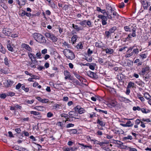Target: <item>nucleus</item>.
I'll return each mask as SVG.
<instances>
[{
	"label": "nucleus",
	"mask_w": 151,
	"mask_h": 151,
	"mask_svg": "<svg viewBox=\"0 0 151 151\" xmlns=\"http://www.w3.org/2000/svg\"><path fill=\"white\" fill-rule=\"evenodd\" d=\"M12 32V29L9 28H4L2 30V33L5 36L9 37L10 36Z\"/></svg>",
	"instance_id": "obj_6"
},
{
	"label": "nucleus",
	"mask_w": 151,
	"mask_h": 151,
	"mask_svg": "<svg viewBox=\"0 0 151 151\" xmlns=\"http://www.w3.org/2000/svg\"><path fill=\"white\" fill-rule=\"evenodd\" d=\"M124 29L126 32H131L132 29L128 26H126L124 27Z\"/></svg>",
	"instance_id": "obj_50"
},
{
	"label": "nucleus",
	"mask_w": 151,
	"mask_h": 151,
	"mask_svg": "<svg viewBox=\"0 0 151 151\" xmlns=\"http://www.w3.org/2000/svg\"><path fill=\"white\" fill-rule=\"evenodd\" d=\"M142 112L144 113L147 114L150 112V110L149 109H146L144 108L141 109V110Z\"/></svg>",
	"instance_id": "obj_43"
},
{
	"label": "nucleus",
	"mask_w": 151,
	"mask_h": 151,
	"mask_svg": "<svg viewBox=\"0 0 151 151\" xmlns=\"http://www.w3.org/2000/svg\"><path fill=\"white\" fill-rule=\"evenodd\" d=\"M116 103L114 102H112L111 103H109L107 104V106L109 107L112 108L116 106Z\"/></svg>",
	"instance_id": "obj_45"
},
{
	"label": "nucleus",
	"mask_w": 151,
	"mask_h": 151,
	"mask_svg": "<svg viewBox=\"0 0 151 151\" xmlns=\"http://www.w3.org/2000/svg\"><path fill=\"white\" fill-rule=\"evenodd\" d=\"M4 63L5 64L6 66H9V61L8 60L7 58L6 57L4 59Z\"/></svg>",
	"instance_id": "obj_41"
},
{
	"label": "nucleus",
	"mask_w": 151,
	"mask_h": 151,
	"mask_svg": "<svg viewBox=\"0 0 151 151\" xmlns=\"http://www.w3.org/2000/svg\"><path fill=\"white\" fill-rule=\"evenodd\" d=\"M119 99L121 101L124 102L126 103H128L131 101L128 99H126L125 98H124L121 96L119 97Z\"/></svg>",
	"instance_id": "obj_21"
},
{
	"label": "nucleus",
	"mask_w": 151,
	"mask_h": 151,
	"mask_svg": "<svg viewBox=\"0 0 151 151\" xmlns=\"http://www.w3.org/2000/svg\"><path fill=\"white\" fill-rule=\"evenodd\" d=\"M31 52H27L28 56L31 61H34L36 60V57L35 56L34 54L33 53H31Z\"/></svg>",
	"instance_id": "obj_16"
},
{
	"label": "nucleus",
	"mask_w": 151,
	"mask_h": 151,
	"mask_svg": "<svg viewBox=\"0 0 151 151\" xmlns=\"http://www.w3.org/2000/svg\"><path fill=\"white\" fill-rule=\"evenodd\" d=\"M117 78L119 80V81H122L123 78V75L122 74L117 75Z\"/></svg>",
	"instance_id": "obj_47"
},
{
	"label": "nucleus",
	"mask_w": 151,
	"mask_h": 151,
	"mask_svg": "<svg viewBox=\"0 0 151 151\" xmlns=\"http://www.w3.org/2000/svg\"><path fill=\"white\" fill-rule=\"evenodd\" d=\"M30 113L31 114H33L35 116H38L37 117H34L33 118L34 119H40L42 117V116L40 115V112L32 111H30Z\"/></svg>",
	"instance_id": "obj_8"
},
{
	"label": "nucleus",
	"mask_w": 151,
	"mask_h": 151,
	"mask_svg": "<svg viewBox=\"0 0 151 151\" xmlns=\"http://www.w3.org/2000/svg\"><path fill=\"white\" fill-rule=\"evenodd\" d=\"M32 37L34 40L39 43H45L46 42V40L45 37L39 33H34L32 35Z\"/></svg>",
	"instance_id": "obj_1"
},
{
	"label": "nucleus",
	"mask_w": 151,
	"mask_h": 151,
	"mask_svg": "<svg viewBox=\"0 0 151 151\" xmlns=\"http://www.w3.org/2000/svg\"><path fill=\"white\" fill-rule=\"evenodd\" d=\"M103 51H105L106 54H111L114 52V50L113 49H111V48H107L103 49Z\"/></svg>",
	"instance_id": "obj_18"
},
{
	"label": "nucleus",
	"mask_w": 151,
	"mask_h": 151,
	"mask_svg": "<svg viewBox=\"0 0 151 151\" xmlns=\"http://www.w3.org/2000/svg\"><path fill=\"white\" fill-rule=\"evenodd\" d=\"M141 2L144 9H147L148 7V2L147 0H141Z\"/></svg>",
	"instance_id": "obj_13"
},
{
	"label": "nucleus",
	"mask_w": 151,
	"mask_h": 151,
	"mask_svg": "<svg viewBox=\"0 0 151 151\" xmlns=\"http://www.w3.org/2000/svg\"><path fill=\"white\" fill-rule=\"evenodd\" d=\"M127 127H131L133 125V123H132L131 121H128L126 123Z\"/></svg>",
	"instance_id": "obj_44"
},
{
	"label": "nucleus",
	"mask_w": 151,
	"mask_h": 151,
	"mask_svg": "<svg viewBox=\"0 0 151 151\" xmlns=\"http://www.w3.org/2000/svg\"><path fill=\"white\" fill-rule=\"evenodd\" d=\"M133 51L134 53V55L137 54L139 52V49L137 48L134 49Z\"/></svg>",
	"instance_id": "obj_59"
},
{
	"label": "nucleus",
	"mask_w": 151,
	"mask_h": 151,
	"mask_svg": "<svg viewBox=\"0 0 151 151\" xmlns=\"http://www.w3.org/2000/svg\"><path fill=\"white\" fill-rule=\"evenodd\" d=\"M60 116L61 117H64L65 118V122H66L67 121H70L69 115L68 114L64 113L61 114H60Z\"/></svg>",
	"instance_id": "obj_20"
},
{
	"label": "nucleus",
	"mask_w": 151,
	"mask_h": 151,
	"mask_svg": "<svg viewBox=\"0 0 151 151\" xmlns=\"http://www.w3.org/2000/svg\"><path fill=\"white\" fill-rule=\"evenodd\" d=\"M98 17L101 19V22L103 25L106 24L107 23L106 21L108 19L111 20H113V17L111 16V14H108L106 13L105 15H99L98 16Z\"/></svg>",
	"instance_id": "obj_3"
},
{
	"label": "nucleus",
	"mask_w": 151,
	"mask_h": 151,
	"mask_svg": "<svg viewBox=\"0 0 151 151\" xmlns=\"http://www.w3.org/2000/svg\"><path fill=\"white\" fill-rule=\"evenodd\" d=\"M72 27L77 31H79L83 30V28L81 27H78L77 25H75L74 24H72Z\"/></svg>",
	"instance_id": "obj_15"
},
{
	"label": "nucleus",
	"mask_w": 151,
	"mask_h": 151,
	"mask_svg": "<svg viewBox=\"0 0 151 151\" xmlns=\"http://www.w3.org/2000/svg\"><path fill=\"white\" fill-rule=\"evenodd\" d=\"M68 132L69 133L70 135L77 134V129H69L68 130Z\"/></svg>",
	"instance_id": "obj_22"
},
{
	"label": "nucleus",
	"mask_w": 151,
	"mask_h": 151,
	"mask_svg": "<svg viewBox=\"0 0 151 151\" xmlns=\"http://www.w3.org/2000/svg\"><path fill=\"white\" fill-rule=\"evenodd\" d=\"M102 45L101 43H99L98 42H96V43L95 44V46L96 47H101L102 48V49H103V46H101V45Z\"/></svg>",
	"instance_id": "obj_60"
},
{
	"label": "nucleus",
	"mask_w": 151,
	"mask_h": 151,
	"mask_svg": "<svg viewBox=\"0 0 151 151\" xmlns=\"http://www.w3.org/2000/svg\"><path fill=\"white\" fill-rule=\"evenodd\" d=\"M123 139L125 140H126L127 139L132 140V137L131 136L128 135L127 137H124L123 138Z\"/></svg>",
	"instance_id": "obj_53"
},
{
	"label": "nucleus",
	"mask_w": 151,
	"mask_h": 151,
	"mask_svg": "<svg viewBox=\"0 0 151 151\" xmlns=\"http://www.w3.org/2000/svg\"><path fill=\"white\" fill-rule=\"evenodd\" d=\"M77 38L78 36L77 35H74L71 38V41L73 44H74L76 42Z\"/></svg>",
	"instance_id": "obj_23"
},
{
	"label": "nucleus",
	"mask_w": 151,
	"mask_h": 151,
	"mask_svg": "<svg viewBox=\"0 0 151 151\" xmlns=\"http://www.w3.org/2000/svg\"><path fill=\"white\" fill-rule=\"evenodd\" d=\"M22 84L20 83H19L16 86V89L18 90L20 89V88H21Z\"/></svg>",
	"instance_id": "obj_61"
},
{
	"label": "nucleus",
	"mask_w": 151,
	"mask_h": 151,
	"mask_svg": "<svg viewBox=\"0 0 151 151\" xmlns=\"http://www.w3.org/2000/svg\"><path fill=\"white\" fill-rule=\"evenodd\" d=\"M21 47L23 49L26 50L27 52H32V48L30 47L29 45L24 43H22L21 45Z\"/></svg>",
	"instance_id": "obj_7"
},
{
	"label": "nucleus",
	"mask_w": 151,
	"mask_h": 151,
	"mask_svg": "<svg viewBox=\"0 0 151 151\" xmlns=\"http://www.w3.org/2000/svg\"><path fill=\"white\" fill-rule=\"evenodd\" d=\"M150 68L148 66H146L145 68H142V75H144L145 73H148L149 71Z\"/></svg>",
	"instance_id": "obj_17"
},
{
	"label": "nucleus",
	"mask_w": 151,
	"mask_h": 151,
	"mask_svg": "<svg viewBox=\"0 0 151 151\" xmlns=\"http://www.w3.org/2000/svg\"><path fill=\"white\" fill-rule=\"evenodd\" d=\"M7 48L8 50L11 52H13L14 50L13 47L11 46V44L10 43H8L7 45Z\"/></svg>",
	"instance_id": "obj_31"
},
{
	"label": "nucleus",
	"mask_w": 151,
	"mask_h": 151,
	"mask_svg": "<svg viewBox=\"0 0 151 151\" xmlns=\"http://www.w3.org/2000/svg\"><path fill=\"white\" fill-rule=\"evenodd\" d=\"M64 73L65 76V79L66 80L70 78L71 75L69 72L67 70H64Z\"/></svg>",
	"instance_id": "obj_19"
},
{
	"label": "nucleus",
	"mask_w": 151,
	"mask_h": 151,
	"mask_svg": "<svg viewBox=\"0 0 151 151\" xmlns=\"http://www.w3.org/2000/svg\"><path fill=\"white\" fill-rule=\"evenodd\" d=\"M30 76L32 78H33V79H40V77L37 76L31 73Z\"/></svg>",
	"instance_id": "obj_49"
},
{
	"label": "nucleus",
	"mask_w": 151,
	"mask_h": 151,
	"mask_svg": "<svg viewBox=\"0 0 151 151\" xmlns=\"http://www.w3.org/2000/svg\"><path fill=\"white\" fill-rule=\"evenodd\" d=\"M86 140L88 141H93V144H94V139H92L89 136H87L86 137Z\"/></svg>",
	"instance_id": "obj_58"
},
{
	"label": "nucleus",
	"mask_w": 151,
	"mask_h": 151,
	"mask_svg": "<svg viewBox=\"0 0 151 151\" xmlns=\"http://www.w3.org/2000/svg\"><path fill=\"white\" fill-rule=\"evenodd\" d=\"M86 20H84L83 21H81L79 24L81 26H82L83 27H85L86 26Z\"/></svg>",
	"instance_id": "obj_46"
},
{
	"label": "nucleus",
	"mask_w": 151,
	"mask_h": 151,
	"mask_svg": "<svg viewBox=\"0 0 151 151\" xmlns=\"http://www.w3.org/2000/svg\"><path fill=\"white\" fill-rule=\"evenodd\" d=\"M126 148H127V149H129V151H137V150L136 148H131L130 147H126Z\"/></svg>",
	"instance_id": "obj_63"
},
{
	"label": "nucleus",
	"mask_w": 151,
	"mask_h": 151,
	"mask_svg": "<svg viewBox=\"0 0 151 151\" xmlns=\"http://www.w3.org/2000/svg\"><path fill=\"white\" fill-rule=\"evenodd\" d=\"M116 27H114L109 29V31L111 34L114 32L116 30Z\"/></svg>",
	"instance_id": "obj_52"
},
{
	"label": "nucleus",
	"mask_w": 151,
	"mask_h": 151,
	"mask_svg": "<svg viewBox=\"0 0 151 151\" xmlns=\"http://www.w3.org/2000/svg\"><path fill=\"white\" fill-rule=\"evenodd\" d=\"M132 33H130L128 35L127 37L125 38L126 40L129 41L130 40V39L132 38V37H134L136 36V29L135 28L133 27L132 29Z\"/></svg>",
	"instance_id": "obj_5"
},
{
	"label": "nucleus",
	"mask_w": 151,
	"mask_h": 151,
	"mask_svg": "<svg viewBox=\"0 0 151 151\" xmlns=\"http://www.w3.org/2000/svg\"><path fill=\"white\" fill-rule=\"evenodd\" d=\"M88 75L90 77L94 78V73L91 71H88L87 72Z\"/></svg>",
	"instance_id": "obj_37"
},
{
	"label": "nucleus",
	"mask_w": 151,
	"mask_h": 151,
	"mask_svg": "<svg viewBox=\"0 0 151 151\" xmlns=\"http://www.w3.org/2000/svg\"><path fill=\"white\" fill-rule=\"evenodd\" d=\"M96 11L98 12H99L103 13L104 15H105L106 14V10L105 9L103 10L101 9L99 7H97L96 8Z\"/></svg>",
	"instance_id": "obj_26"
},
{
	"label": "nucleus",
	"mask_w": 151,
	"mask_h": 151,
	"mask_svg": "<svg viewBox=\"0 0 151 151\" xmlns=\"http://www.w3.org/2000/svg\"><path fill=\"white\" fill-rule=\"evenodd\" d=\"M78 145H80L81 146H83V149H85L86 148H87V147H88L90 149H91L92 148V146L91 145H85L84 144L82 143H78Z\"/></svg>",
	"instance_id": "obj_34"
},
{
	"label": "nucleus",
	"mask_w": 151,
	"mask_h": 151,
	"mask_svg": "<svg viewBox=\"0 0 151 151\" xmlns=\"http://www.w3.org/2000/svg\"><path fill=\"white\" fill-rule=\"evenodd\" d=\"M135 84L134 83L130 82L127 85V87L128 88H133Z\"/></svg>",
	"instance_id": "obj_35"
},
{
	"label": "nucleus",
	"mask_w": 151,
	"mask_h": 151,
	"mask_svg": "<svg viewBox=\"0 0 151 151\" xmlns=\"http://www.w3.org/2000/svg\"><path fill=\"white\" fill-rule=\"evenodd\" d=\"M47 20H46L45 19L42 20L41 21V24L42 26L43 27H46V25L47 24Z\"/></svg>",
	"instance_id": "obj_30"
},
{
	"label": "nucleus",
	"mask_w": 151,
	"mask_h": 151,
	"mask_svg": "<svg viewBox=\"0 0 151 151\" xmlns=\"http://www.w3.org/2000/svg\"><path fill=\"white\" fill-rule=\"evenodd\" d=\"M95 104L99 105V104L103 101V99L99 96L95 95Z\"/></svg>",
	"instance_id": "obj_9"
},
{
	"label": "nucleus",
	"mask_w": 151,
	"mask_h": 151,
	"mask_svg": "<svg viewBox=\"0 0 151 151\" xmlns=\"http://www.w3.org/2000/svg\"><path fill=\"white\" fill-rule=\"evenodd\" d=\"M83 47V46L81 42H80L76 46V47L77 49H82Z\"/></svg>",
	"instance_id": "obj_39"
},
{
	"label": "nucleus",
	"mask_w": 151,
	"mask_h": 151,
	"mask_svg": "<svg viewBox=\"0 0 151 151\" xmlns=\"http://www.w3.org/2000/svg\"><path fill=\"white\" fill-rule=\"evenodd\" d=\"M62 104H55L53 106V109L55 110H57L60 109V107H61Z\"/></svg>",
	"instance_id": "obj_24"
},
{
	"label": "nucleus",
	"mask_w": 151,
	"mask_h": 151,
	"mask_svg": "<svg viewBox=\"0 0 151 151\" xmlns=\"http://www.w3.org/2000/svg\"><path fill=\"white\" fill-rule=\"evenodd\" d=\"M65 4V2L63 1H59L58 2V6L60 8H62L63 7L64 4Z\"/></svg>",
	"instance_id": "obj_29"
},
{
	"label": "nucleus",
	"mask_w": 151,
	"mask_h": 151,
	"mask_svg": "<svg viewBox=\"0 0 151 151\" xmlns=\"http://www.w3.org/2000/svg\"><path fill=\"white\" fill-rule=\"evenodd\" d=\"M35 98L38 101L42 103H48L49 101V100L48 99H42L40 96H35Z\"/></svg>",
	"instance_id": "obj_12"
},
{
	"label": "nucleus",
	"mask_w": 151,
	"mask_h": 151,
	"mask_svg": "<svg viewBox=\"0 0 151 151\" xmlns=\"http://www.w3.org/2000/svg\"><path fill=\"white\" fill-rule=\"evenodd\" d=\"M72 82L74 84H76V85H79L80 84V82L76 79H73Z\"/></svg>",
	"instance_id": "obj_55"
},
{
	"label": "nucleus",
	"mask_w": 151,
	"mask_h": 151,
	"mask_svg": "<svg viewBox=\"0 0 151 151\" xmlns=\"http://www.w3.org/2000/svg\"><path fill=\"white\" fill-rule=\"evenodd\" d=\"M105 6L107 10V11H106L107 13L109 14H112V12L114 11V10L112 9L111 5L107 3L106 4Z\"/></svg>",
	"instance_id": "obj_10"
},
{
	"label": "nucleus",
	"mask_w": 151,
	"mask_h": 151,
	"mask_svg": "<svg viewBox=\"0 0 151 151\" xmlns=\"http://www.w3.org/2000/svg\"><path fill=\"white\" fill-rule=\"evenodd\" d=\"M63 53L68 59L73 60L75 59V56L73 51L68 49H64L63 51Z\"/></svg>",
	"instance_id": "obj_2"
},
{
	"label": "nucleus",
	"mask_w": 151,
	"mask_h": 151,
	"mask_svg": "<svg viewBox=\"0 0 151 151\" xmlns=\"http://www.w3.org/2000/svg\"><path fill=\"white\" fill-rule=\"evenodd\" d=\"M36 55L37 58L41 59L42 58L41 57V54L40 51H39L38 52H37L36 54Z\"/></svg>",
	"instance_id": "obj_56"
},
{
	"label": "nucleus",
	"mask_w": 151,
	"mask_h": 151,
	"mask_svg": "<svg viewBox=\"0 0 151 151\" xmlns=\"http://www.w3.org/2000/svg\"><path fill=\"white\" fill-rule=\"evenodd\" d=\"M13 83L14 82L13 81L9 80L6 82V86L7 87H11L13 84Z\"/></svg>",
	"instance_id": "obj_28"
},
{
	"label": "nucleus",
	"mask_w": 151,
	"mask_h": 151,
	"mask_svg": "<svg viewBox=\"0 0 151 151\" xmlns=\"http://www.w3.org/2000/svg\"><path fill=\"white\" fill-rule=\"evenodd\" d=\"M141 109V108L139 106H137V107L134 106L133 107V110L134 111H135L136 110L140 111Z\"/></svg>",
	"instance_id": "obj_62"
},
{
	"label": "nucleus",
	"mask_w": 151,
	"mask_h": 151,
	"mask_svg": "<svg viewBox=\"0 0 151 151\" xmlns=\"http://www.w3.org/2000/svg\"><path fill=\"white\" fill-rule=\"evenodd\" d=\"M7 96H10L11 97L14 96L15 93L13 92L9 91L6 93Z\"/></svg>",
	"instance_id": "obj_42"
},
{
	"label": "nucleus",
	"mask_w": 151,
	"mask_h": 151,
	"mask_svg": "<svg viewBox=\"0 0 151 151\" xmlns=\"http://www.w3.org/2000/svg\"><path fill=\"white\" fill-rule=\"evenodd\" d=\"M95 110H96L98 112L101 113H101H104L106 114H107V111H106L103 110L99 109H97L96 108H95Z\"/></svg>",
	"instance_id": "obj_40"
},
{
	"label": "nucleus",
	"mask_w": 151,
	"mask_h": 151,
	"mask_svg": "<svg viewBox=\"0 0 151 151\" xmlns=\"http://www.w3.org/2000/svg\"><path fill=\"white\" fill-rule=\"evenodd\" d=\"M12 38H15L18 37V34L17 33L11 34L10 36Z\"/></svg>",
	"instance_id": "obj_64"
},
{
	"label": "nucleus",
	"mask_w": 151,
	"mask_h": 151,
	"mask_svg": "<svg viewBox=\"0 0 151 151\" xmlns=\"http://www.w3.org/2000/svg\"><path fill=\"white\" fill-rule=\"evenodd\" d=\"M63 46H64L65 47H66L68 48H70L71 47V46L69 44L68 42L66 41H64L62 43Z\"/></svg>",
	"instance_id": "obj_27"
},
{
	"label": "nucleus",
	"mask_w": 151,
	"mask_h": 151,
	"mask_svg": "<svg viewBox=\"0 0 151 151\" xmlns=\"http://www.w3.org/2000/svg\"><path fill=\"white\" fill-rule=\"evenodd\" d=\"M77 114L75 111H71L68 113L69 116V118H74L75 119H78L77 118V115L76 114Z\"/></svg>",
	"instance_id": "obj_14"
},
{
	"label": "nucleus",
	"mask_w": 151,
	"mask_h": 151,
	"mask_svg": "<svg viewBox=\"0 0 151 151\" xmlns=\"http://www.w3.org/2000/svg\"><path fill=\"white\" fill-rule=\"evenodd\" d=\"M6 96H7L6 93V94L4 93H1L0 95V98L3 99H5Z\"/></svg>",
	"instance_id": "obj_54"
},
{
	"label": "nucleus",
	"mask_w": 151,
	"mask_h": 151,
	"mask_svg": "<svg viewBox=\"0 0 151 151\" xmlns=\"http://www.w3.org/2000/svg\"><path fill=\"white\" fill-rule=\"evenodd\" d=\"M144 96L145 98L149 100H150L151 99V96L149 93H145L144 94Z\"/></svg>",
	"instance_id": "obj_36"
},
{
	"label": "nucleus",
	"mask_w": 151,
	"mask_h": 151,
	"mask_svg": "<svg viewBox=\"0 0 151 151\" xmlns=\"http://www.w3.org/2000/svg\"><path fill=\"white\" fill-rule=\"evenodd\" d=\"M73 74L76 78L80 81L81 82L83 83V81L85 82V81H86V79L83 78V77L81 76L80 75L76 72H74Z\"/></svg>",
	"instance_id": "obj_11"
},
{
	"label": "nucleus",
	"mask_w": 151,
	"mask_h": 151,
	"mask_svg": "<svg viewBox=\"0 0 151 151\" xmlns=\"http://www.w3.org/2000/svg\"><path fill=\"white\" fill-rule=\"evenodd\" d=\"M97 123L102 127L104 126L105 125L104 122L100 120L99 119L97 120Z\"/></svg>",
	"instance_id": "obj_38"
},
{
	"label": "nucleus",
	"mask_w": 151,
	"mask_h": 151,
	"mask_svg": "<svg viewBox=\"0 0 151 151\" xmlns=\"http://www.w3.org/2000/svg\"><path fill=\"white\" fill-rule=\"evenodd\" d=\"M81 107L79 106H77L74 108V110L76 112H78L80 109H81Z\"/></svg>",
	"instance_id": "obj_48"
},
{
	"label": "nucleus",
	"mask_w": 151,
	"mask_h": 151,
	"mask_svg": "<svg viewBox=\"0 0 151 151\" xmlns=\"http://www.w3.org/2000/svg\"><path fill=\"white\" fill-rule=\"evenodd\" d=\"M45 35L46 37L49 38L53 42H56L58 40L56 36L52 33L46 32L45 34Z\"/></svg>",
	"instance_id": "obj_4"
},
{
	"label": "nucleus",
	"mask_w": 151,
	"mask_h": 151,
	"mask_svg": "<svg viewBox=\"0 0 151 151\" xmlns=\"http://www.w3.org/2000/svg\"><path fill=\"white\" fill-rule=\"evenodd\" d=\"M0 52L3 54H4L6 53V50L2 46L1 43L0 42Z\"/></svg>",
	"instance_id": "obj_32"
},
{
	"label": "nucleus",
	"mask_w": 151,
	"mask_h": 151,
	"mask_svg": "<svg viewBox=\"0 0 151 151\" xmlns=\"http://www.w3.org/2000/svg\"><path fill=\"white\" fill-rule=\"evenodd\" d=\"M22 89L25 92H28L29 91V88L27 87L23 84H22V86L21 87Z\"/></svg>",
	"instance_id": "obj_33"
},
{
	"label": "nucleus",
	"mask_w": 151,
	"mask_h": 151,
	"mask_svg": "<svg viewBox=\"0 0 151 151\" xmlns=\"http://www.w3.org/2000/svg\"><path fill=\"white\" fill-rule=\"evenodd\" d=\"M87 25L89 27H92L93 26V25L92 24V23L90 20H87L86 22V25Z\"/></svg>",
	"instance_id": "obj_51"
},
{
	"label": "nucleus",
	"mask_w": 151,
	"mask_h": 151,
	"mask_svg": "<svg viewBox=\"0 0 151 151\" xmlns=\"http://www.w3.org/2000/svg\"><path fill=\"white\" fill-rule=\"evenodd\" d=\"M44 108L43 106H36L34 108V109L38 111H43L44 110Z\"/></svg>",
	"instance_id": "obj_25"
},
{
	"label": "nucleus",
	"mask_w": 151,
	"mask_h": 151,
	"mask_svg": "<svg viewBox=\"0 0 151 151\" xmlns=\"http://www.w3.org/2000/svg\"><path fill=\"white\" fill-rule=\"evenodd\" d=\"M105 34L106 37L108 38L110 36V34H111L110 32L108 31H106L105 32Z\"/></svg>",
	"instance_id": "obj_57"
}]
</instances>
